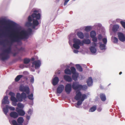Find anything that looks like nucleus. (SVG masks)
I'll return each mask as SVG.
<instances>
[{"instance_id": "obj_1", "label": "nucleus", "mask_w": 125, "mask_h": 125, "mask_svg": "<svg viewBox=\"0 0 125 125\" xmlns=\"http://www.w3.org/2000/svg\"><path fill=\"white\" fill-rule=\"evenodd\" d=\"M16 40L15 38L12 37H10V41L6 40L7 42V45L8 46V47L6 49H3L2 50V52L0 53V60L4 61L7 60L10 57V54H11L13 55L14 56H15L17 54V53H14L12 50L11 46L14 43L17 42L18 43L21 44L22 42H18L15 41Z\"/></svg>"}, {"instance_id": "obj_2", "label": "nucleus", "mask_w": 125, "mask_h": 125, "mask_svg": "<svg viewBox=\"0 0 125 125\" xmlns=\"http://www.w3.org/2000/svg\"><path fill=\"white\" fill-rule=\"evenodd\" d=\"M33 13L29 16L28 18V21L26 25L28 27H30L33 29L37 30L35 27L39 24L38 20H40L41 17V14L39 13L38 10H33Z\"/></svg>"}, {"instance_id": "obj_3", "label": "nucleus", "mask_w": 125, "mask_h": 125, "mask_svg": "<svg viewBox=\"0 0 125 125\" xmlns=\"http://www.w3.org/2000/svg\"><path fill=\"white\" fill-rule=\"evenodd\" d=\"M32 32V30L31 29L29 28L27 31L22 30L19 31L18 36H14L13 37L16 39L15 41L21 42V40L27 39L29 38V35L31 34Z\"/></svg>"}, {"instance_id": "obj_4", "label": "nucleus", "mask_w": 125, "mask_h": 125, "mask_svg": "<svg viewBox=\"0 0 125 125\" xmlns=\"http://www.w3.org/2000/svg\"><path fill=\"white\" fill-rule=\"evenodd\" d=\"M73 41L74 44L73 46L74 48L76 49H79L80 48V45L83 46L84 44H89L91 43L90 40L88 39H84L81 41L79 39L74 38L73 39Z\"/></svg>"}, {"instance_id": "obj_5", "label": "nucleus", "mask_w": 125, "mask_h": 125, "mask_svg": "<svg viewBox=\"0 0 125 125\" xmlns=\"http://www.w3.org/2000/svg\"><path fill=\"white\" fill-rule=\"evenodd\" d=\"M6 30H5V31H6V32H3L2 33H0V38L3 37H11L10 34L11 33V32L9 30L7 29L8 28H9L10 29H11V28L10 26L8 27H6ZM0 45H2L4 47H6L5 43L2 42L0 41Z\"/></svg>"}, {"instance_id": "obj_6", "label": "nucleus", "mask_w": 125, "mask_h": 125, "mask_svg": "<svg viewBox=\"0 0 125 125\" xmlns=\"http://www.w3.org/2000/svg\"><path fill=\"white\" fill-rule=\"evenodd\" d=\"M24 120L23 117H20L18 118L17 120V122L14 120L11 121L9 120L10 123L13 125H22V123L24 122Z\"/></svg>"}, {"instance_id": "obj_7", "label": "nucleus", "mask_w": 125, "mask_h": 125, "mask_svg": "<svg viewBox=\"0 0 125 125\" xmlns=\"http://www.w3.org/2000/svg\"><path fill=\"white\" fill-rule=\"evenodd\" d=\"M27 97L26 94L24 92H22L21 94L19 93H17L16 95V98L19 102H22L23 100H25Z\"/></svg>"}, {"instance_id": "obj_8", "label": "nucleus", "mask_w": 125, "mask_h": 125, "mask_svg": "<svg viewBox=\"0 0 125 125\" xmlns=\"http://www.w3.org/2000/svg\"><path fill=\"white\" fill-rule=\"evenodd\" d=\"M19 90L21 91L25 92L27 94H28L30 93V89L27 86H21L19 88Z\"/></svg>"}, {"instance_id": "obj_9", "label": "nucleus", "mask_w": 125, "mask_h": 125, "mask_svg": "<svg viewBox=\"0 0 125 125\" xmlns=\"http://www.w3.org/2000/svg\"><path fill=\"white\" fill-rule=\"evenodd\" d=\"M86 97V95L85 94H83L82 96L81 99L80 100H78L77 103H76V105H75L76 107L77 108L79 107V106L81 105L82 103L84 101L85 99V98Z\"/></svg>"}, {"instance_id": "obj_10", "label": "nucleus", "mask_w": 125, "mask_h": 125, "mask_svg": "<svg viewBox=\"0 0 125 125\" xmlns=\"http://www.w3.org/2000/svg\"><path fill=\"white\" fill-rule=\"evenodd\" d=\"M92 46L90 47L89 49L91 52L94 54L97 51V49L95 47L96 46V44L94 42H92Z\"/></svg>"}, {"instance_id": "obj_11", "label": "nucleus", "mask_w": 125, "mask_h": 125, "mask_svg": "<svg viewBox=\"0 0 125 125\" xmlns=\"http://www.w3.org/2000/svg\"><path fill=\"white\" fill-rule=\"evenodd\" d=\"M6 22L9 24H10L12 25L13 27L16 26V23L15 22L9 20L6 21L5 18H3L2 20H0V22Z\"/></svg>"}, {"instance_id": "obj_12", "label": "nucleus", "mask_w": 125, "mask_h": 125, "mask_svg": "<svg viewBox=\"0 0 125 125\" xmlns=\"http://www.w3.org/2000/svg\"><path fill=\"white\" fill-rule=\"evenodd\" d=\"M65 91L68 94L70 93L72 91V85L71 84L68 83L66 84L65 87Z\"/></svg>"}, {"instance_id": "obj_13", "label": "nucleus", "mask_w": 125, "mask_h": 125, "mask_svg": "<svg viewBox=\"0 0 125 125\" xmlns=\"http://www.w3.org/2000/svg\"><path fill=\"white\" fill-rule=\"evenodd\" d=\"M82 94L81 92L79 90L76 91V95L74 97V99L76 100H79L81 99Z\"/></svg>"}, {"instance_id": "obj_14", "label": "nucleus", "mask_w": 125, "mask_h": 125, "mask_svg": "<svg viewBox=\"0 0 125 125\" xmlns=\"http://www.w3.org/2000/svg\"><path fill=\"white\" fill-rule=\"evenodd\" d=\"M32 64L33 65H34L35 68L36 69H38L41 65V62L40 60H38L33 62Z\"/></svg>"}, {"instance_id": "obj_15", "label": "nucleus", "mask_w": 125, "mask_h": 125, "mask_svg": "<svg viewBox=\"0 0 125 125\" xmlns=\"http://www.w3.org/2000/svg\"><path fill=\"white\" fill-rule=\"evenodd\" d=\"M64 88V86L62 84H60L58 86L56 90V94H60Z\"/></svg>"}, {"instance_id": "obj_16", "label": "nucleus", "mask_w": 125, "mask_h": 125, "mask_svg": "<svg viewBox=\"0 0 125 125\" xmlns=\"http://www.w3.org/2000/svg\"><path fill=\"white\" fill-rule=\"evenodd\" d=\"M80 86L81 85L79 84V83L77 82H73L72 85V88L75 90L80 89Z\"/></svg>"}, {"instance_id": "obj_17", "label": "nucleus", "mask_w": 125, "mask_h": 125, "mask_svg": "<svg viewBox=\"0 0 125 125\" xmlns=\"http://www.w3.org/2000/svg\"><path fill=\"white\" fill-rule=\"evenodd\" d=\"M118 36L119 40L122 42L125 41V37L124 34L121 32H119L118 34Z\"/></svg>"}, {"instance_id": "obj_18", "label": "nucleus", "mask_w": 125, "mask_h": 125, "mask_svg": "<svg viewBox=\"0 0 125 125\" xmlns=\"http://www.w3.org/2000/svg\"><path fill=\"white\" fill-rule=\"evenodd\" d=\"M59 81V78L57 76H55L52 79V83L54 86L57 85Z\"/></svg>"}, {"instance_id": "obj_19", "label": "nucleus", "mask_w": 125, "mask_h": 125, "mask_svg": "<svg viewBox=\"0 0 125 125\" xmlns=\"http://www.w3.org/2000/svg\"><path fill=\"white\" fill-rule=\"evenodd\" d=\"M10 103L8 100V97L7 96H5L3 99L2 100V105L6 104H9Z\"/></svg>"}, {"instance_id": "obj_20", "label": "nucleus", "mask_w": 125, "mask_h": 125, "mask_svg": "<svg viewBox=\"0 0 125 125\" xmlns=\"http://www.w3.org/2000/svg\"><path fill=\"white\" fill-rule=\"evenodd\" d=\"M100 49L103 52H104L106 49V45L103 44L101 42L99 43Z\"/></svg>"}, {"instance_id": "obj_21", "label": "nucleus", "mask_w": 125, "mask_h": 125, "mask_svg": "<svg viewBox=\"0 0 125 125\" xmlns=\"http://www.w3.org/2000/svg\"><path fill=\"white\" fill-rule=\"evenodd\" d=\"M10 116L14 118H16L18 116V114L16 112L12 111L10 114Z\"/></svg>"}, {"instance_id": "obj_22", "label": "nucleus", "mask_w": 125, "mask_h": 125, "mask_svg": "<svg viewBox=\"0 0 125 125\" xmlns=\"http://www.w3.org/2000/svg\"><path fill=\"white\" fill-rule=\"evenodd\" d=\"M86 82L87 84L89 86H92L93 84V81L92 77H89Z\"/></svg>"}, {"instance_id": "obj_23", "label": "nucleus", "mask_w": 125, "mask_h": 125, "mask_svg": "<svg viewBox=\"0 0 125 125\" xmlns=\"http://www.w3.org/2000/svg\"><path fill=\"white\" fill-rule=\"evenodd\" d=\"M63 78L67 82H71L72 81V78L70 76L67 75H64L63 76Z\"/></svg>"}, {"instance_id": "obj_24", "label": "nucleus", "mask_w": 125, "mask_h": 125, "mask_svg": "<svg viewBox=\"0 0 125 125\" xmlns=\"http://www.w3.org/2000/svg\"><path fill=\"white\" fill-rule=\"evenodd\" d=\"M77 35L78 37L81 39H83L84 37L83 33L81 31L78 32L77 33Z\"/></svg>"}, {"instance_id": "obj_25", "label": "nucleus", "mask_w": 125, "mask_h": 125, "mask_svg": "<svg viewBox=\"0 0 125 125\" xmlns=\"http://www.w3.org/2000/svg\"><path fill=\"white\" fill-rule=\"evenodd\" d=\"M9 94L11 96V100H16V98L15 97V94L14 93L12 92H10L9 93Z\"/></svg>"}, {"instance_id": "obj_26", "label": "nucleus", "mask_w": 125, "mask_h": 125, "mask_svg": "<svg viewBox=\"0 0 125 125\" xmlns=\"http://www.w3.org/2000/svg\"><path fill=\"white\" fill-rule=\"evenodd\" d=\"M8 105H6L5 107L3 108V111L4 114L6 115H7V113L9 112V109L8 108Z\"/></svg>"}, {"instance_id": "obj_27", "label": "nucleus", "mask_w": 125, "mask_h": 125, "mask_svg": "<svg viewBox=\"0 0 125 125\" xmlns=\"http://www.w3.org/2000/svg\"><path fill=\"white\" fill-rule=\"evenodd\" d=\"M100 97L101 100L103 101H104L106 100V96L105 94H100Z\"/></svg>"}, {"instance_id": "obj_28", "label": "nucleus", "mask_w": 125, "mask_h": 125, "mask_svg": "<svg viewBox=\"0 0 125 125\" xmlns=\"http://www.w3.org/2000/svg\"><path fill=\"white\" fill-rule=\"evenodd\" d=\"M119 28V26L117 25H114L113 27L112 30L113 32H116Z\"/></svg>"}, {"instance_id": "obj_29", "label": "nucleus", "mask_w": 125, "mask_h": 125, "mask_svg": "<svg viewBox=\"0 0 125 125\" xmlns=\"http://www.w3.org/2000/svg\"><path fill=\"white\" fill-rule=\"evenodd\" d=\"M30 59L29 58H24L23 60L24 63L25 65H29V63L30 62Z\"/></svg>"}, {"instance_id": "obj_30", "label": "nucleus", "mask_w": 125, "mask_h": 125, "mask_svg": "<svg viewBox=\"0 0 125 125\" xmlns=\"http://www.w3.org/2000/svg\"><path fill=\"white\" fill-rule=\"evenodd\" d=\"M78 76V74L75 73L73 74L72 78L74 81H76L77 80V78Z\"/></svg>"}, {"instance_id": "obj_31", "label": "nucleus", "mask_w": 125, "mask_h": 125, "mask_svg": "<svg viewBox=\"0 0 125 125\" xmlns=\"http://www.w3.org/2000/svg\"><path fill=\"white\" fill-rule=\"evenodd\" d=\"M30 66V65H25L24 64H22L20 65V67L21 69H23L24 68H28Z\"/></svg>"}, {"instance_id": "obj_32", "label": "nucleus", "mask_w": 125, "mask_h": 125, "mask_svg": "<svg viewBox=\"0 0 125 125\" xmlns=\"http://www.w3.org/2000/svg\"><path fill=\"white\" fill-rule=\"evenodd\" d=\"M76 66L77 69L78 71L80 72H82L83 71V69L79 64H76Z\"/></svg>"}, {"instance_id": "obj_33", "label": "nucleus", "mask_w": 125, "mask_h": 125, "mask_svg": "<svg viewBox=\"0 0 125 125\" xmlns=\"http://www.w3.org/2000/svg\"><path fill=\"white\" fill-rule=\"evenodd\" d=\"M18 115H19L21 116H23L25 115V113L24 110L21 109L18 113Z\"/></svg>"}, {"instance_id": "obj_34", "label": "nucleus", "mask_w": 125, "mask_h": 125, "mask_svg": "<svg viewBox=\"0 0 125 125\" xmlns=\"http://www.w3.org/2000/svg\"><path fill=\"white\" fill-rule=\"evenodd\" d=\"M92 29V27L91 26H86L85 29V31L87 32H89Z\"/></svg>"}, {"instance_id": "obj_35", "label": "nucleus", "mask_w": 125, "mask_h": 125, "mask_svg": "<svg viewBox=\"0 0 125 125\" xmlns=\"http://www.w3.org/2000/svg\"><path fill=\"white\" fill-rule=\"evenodd\" d=\"M65 73L67 74H71V72L69 69H66L64 71Z\"/></svg>"}, {"instance_id": "obj_36", "label": "nucleus", "mask_w": 125, "mask_h": 125, "mask_svg": "<svg viewBox=\"0 0 125 125\" xmlns=\"http://www.w3.org/2000/svg\"><path fill=\"white\" fill-rule=\"evenodd\" d=\"M90 37L91 38L94 37L96 36V33L94 31H92L90 33Z\"/></svg>"}, {"instance_id": "obj_37", "label": "nucleus", "mask_w": 125, "mask_h": 125, "mask_svg": "<svg viewBox=\"0 0 125 125\" xmlns=\"http://www.w3.org/2000/svg\"><path fill=\"white\" fill-rule=\"evenodd\" d=\"M11 100L12 101V105L15 106L17 105V103L18 102V101L17 99L16 100Z\"/></svg>"}, {"instance_id": "obj_38", "label": "nucleus", "mask_w": 125, "mask_h": 125, "mask_svg": "<svg viewBox=\"0 0 125 125\" xmlns=\"http://www.w3.org/2000/svg\"><path fill=\"white\" fill-rule=\"evenodd\" d=\"M81 86H80V90L82 89L83 90H86L87 88V86L86 85H81Z\"/></svg>"}, {"instance_id": "obj_39", "label": "nucleus", "mask_w": 125, "mask_h": 125, "mask_svg": "<svg viewBox=\"0 0 125 125\" xmlns=\"http://www.w3.org/2000/svg\"><path fill=\"white\" fill-rule=\"evenodd\" d=\"M23 77V75H18L15 78V80L16 81H18L20 80L21 78Z\"/></svg>"}, {"instance_id": "obj_40", "label": "nucleus", "mask_w": 125, "mask_h": 125, "mask_svg": "<svg viewBox=\"0 0 125 125\" xmlns=\"http://www.w3.org/2000/svg\"><path fill=\"white\" fill-rule=\"evenodd\" d=\"M71 73L73 74L75 73H76V70L75 68L73 67H71Z\"/></svg>"}, {"instance_id": "obj_41", "label": "nucleus", "mask_w": 125, "mask_h": 125, "mask_svg": "<svg viewBox=\"0 0 125 125\" xmlns=\"http://www.w3.org/2000/svg\"><path fill=\"white\" fill-rule=\"evenodd\" d=\"M96 109V106H94L92 107L89 109V111L90 112H93L95 111Z\"/></svg>"}, {"instance_id": "obj_42", "label": "nucleus", "mask_w": 125, "mask_h": 125, "mask_svg": "<svg viewBox=\"0 0 125 125\" xmlns=\"http://www.w3.org/2000/svg\"><path fill=\"white\" fill-rule=\"evenodd\" d=\"M33 112V109H30L27 112L28 113V115H31L32 114Z\"/></svg>"}, {"instance_id": "obj_43", "label": "nucleus", "mask_w": 125, "mask_h": 125, "mask_svg": "<svg viewBox=\"0 0 125 125\" xmlns=\"http://www.w3.org/2000/svg\"><path fill=\"white\" fill-rule=\"evenodd\" d=\"M27 97L30 100H33L34 99L33 94H30L28 95L27 96Z\"/></svg>"}, {"instance_id": "obj_44", "label": "nucleus", "mask_w": 125, "mask_h": 125, "mask_svg": "<svg viewBox=\"0 0 125 125\" xmlns=\"http://www.w3.org/2000/svg\"><path fill=\"white\" fill-rule=\"evenodd\" d=\"M102 41L103 43V44L106 45L107 42V38H104L102 39Z\"/></svg>"}, {"instance_id": "obj_45", "label": "nucleus", "mask_w": 125, "mask_h": 125, "mask_svg": "<svg viewBox=\"0 0 125 125\" xmlns=\"http://www.w3.org/2000/svg\"><path fill=\"white\" fill-rule=\"evenodd\" d=\"M18 107L20 108H23L24 107L23 105L21 103H19L17 104Z\"/></svg>"}, {"instance_id": "obj_46", "label": "nucleus", "mask_w": 125, "mask_h": 125, "mask_svg": "<svg viewBox=\"0 0 125 125\" xmlns=\"http://www.w3.org/2000/svg\"><path fill=\"white\" fill-rule=\"evenodd\" d=\"M102 26L101 24L99 23H96L94 25V27H101Z\"/></svg>"}, {"instance_id": "obj_47", "label": "nucleus", "mask_w": 125, "mask_h": 125, "mask_svg": "<svg viewBox=\"0 0 125 125\" xmlns=\"http://www.w3.org/2000/svg\"><path fill=\"white\" fill-rule=\"evenodd\" d=\"M120 23L122 27L125 29V22L122 21H120Z\"/></svg>"}, {"instance_id": "obj_48", "label": "nucleus", "mask_w": 125, "mask_h": 125, "mask_svg": "<svg viewBox=\"0 0 125 125\" xmlns=\"http://www.w3.org/2000/svg\"><path fill=\"white\" fill-rule=\"evenodd\" d=\"M31 115H27L26 114V120L27 121H29L31 118Z\"/></svg>"}, {"instance_id": "obj_49", "label": "nucleus", "mask_w": 125, "mask_h": 125, "mask_svg": "<svg viewBox=\"0 0 125 125\" xmlns=\"http://www.w3.org/2000/svg\"><path fill=\"white\" fill-rule=\"evenodd\" d=\"M34 77L33 76H32L31 77V79H30V82L31 83H33L34 82Z\"/></svg>"}, {"instance_id": "obj_50", "label": "nucleus", "mask_w": 125, "mask_h": 125, "mask_svg": "<svg viewBox=\"0 0 125 125\" xmlns=\"http://www.w3.org/2000/svg\"><path fill=\"white\" fill-rule=\"evenodd\" d=\"M114 41L113 42L115 43H116L118 42V39L117 38L115 37L114 38Z\"/></svg>"}, {"instance_id": "obj_51", "label": "nucleus", "mask_w": 125, "mask_h": 125, "mask_svg": "<svg viewBox=\"0 0 125 125\" xmlns=\"http://www.w3.org/2000/svg\"><path fill=\"white\" fill-rule=\"evenodd\" d=\"M8 109H9L11 111H14L15 110V108L12 106H10L8 105Z\"/></svg>"}, {"instance_id": "obj_52", "label": "nucleus", "mask_w": 125, "mask_h": 125, "mask_svg": "<svg viewBox=\"0 0 125 125\" xmlns=\"http://www.w3.org/2000/svg\"><path fill=\"white\" fill-rule=\"evenodd\" d=\"M103 38V36L101 34L98 35V39L99 40H101Z\"/></svg>"}, {"instance_id": "obj_53", "label": "nucleus", "mask_w": 125, "mask_h": 125, "mask_svg": "<svg viewBox=\"0 0 125 125\" xmlns=\"http://www.w3.org/2000/svg\"><path fill=\"white\" fill-rule=\"evenodd\" d=\"M92 38H93L92 40L93 42H96L97 41V39L95 36L94 37H92Z\"/></svg>"}, {"instance_id": "obj_54", "label": "nucleus", "mask_w": 125, "mask_h": 125, "mask_svg": "<svg viewBox=\"0 0 125 125\" xmlns=\"http://www.w3.org/2000/svg\"><path fill=\"white\" fill-rule=\"evenodd\" d=\"M64 6H65L67 5V3L69 2L70 0H64Z\"/></svg>"}, {"instance_id": "obj_55", "label": "nucleus", "mask_w": 125, "mask_h": 125, "mask_svg": "<svg viewBox=\"0 0 125 125\" xmlns=\"http://www.w3.org/2000/svg\"><path fill=\"white\" fill-rule=\"evenodd\" d=\"M69 43L70 45L71 46L72 45V41L71 40V39L70 38L69 39Z\"/></svg>"}, {"instance_id": "obj_56", "label": "nucleus", "mask_w": 125, "mask_h": 125, "mask_svg": "<svg viewBox=\"0 0 125 125\" xmlns=\"http://www.w3.org/2000/svg\"><path fill=\"white\" fill-rule=\"evenodd\" d=\"M76 49L73 50V52L75 53H77L78 52V51L77 50L78 49Z\"/></svg>"}, {"instance_id": "obj_57", "label": "nucleus", "mask_w": 125, "mask_h": 125, "mask_svg": "<svg viewBox=\"0 0 125 125\" xmlns=\"http://www.w3.org/2000/svg\"><path fill=\"white\" fill-rule=\"evenodd\" d=\"M29 121L26 120V121L24 122V124L25 125H27L29 123Z\"/></svg>"}, {"instance_id": "obj_58", "label": "nucleus", "mask_w": 125, "mask_h": 125, "mask_svg": "<svg viewBox=\"0 0 125 125\" xmlns=\"http://www.w3.org/2000/svg\"><path fill=\"white\" fill-rule=\"evenodd\" d=\"M21 110V109H19V108H18L17 107L16 108V111L18 113L20 111V110Z\"/></svg>"}, {"instance_id": "obj_59", "label": "nucleus", "mask_w": 125, "mask_h": 125, "mask_svg": "<svg viewBox=\"0 0 125 125\" xmlns=\"http://www.w3.org/2000/svg\"><path fill=\"white\" fill-rule=\"evenodd\" d=\"M121 20V19H116V21L117 22H120V21Z\"/></svg>"}, {"instance_id": "obj_60", "label": "nucleus", "mask_w": 125, "mask_h": 125, "mask_svg": "<svg viewBox=\"0 0 125 125\" xmlns=\"http://www.w3.org/2000/svg\"><path fill=\"white\" fill-rule=\"evenodd\" d=\"M34 60H35V59H34V58H32L31 59V60L32 61H34Z\"/></svg>"}, {"instance_id": "obj_61", "label": "nucleus", "mask_w": 125, "mask_h": 125, "mask_svg": "<svg viewBox=\"0 0 125 125\" xmlns=\"http://www.w3.org/2000/svg\"><path fill=\"white\" fill-rule=\"evenodd\" d=\"M101 109L100 108H99V109H98V111L99 112L101 110Z\"/></svg>"}, {"instance_id": "obj_62", "label": "nucleus", "mask_w": 125, "mask_h": 125, "mask_svg": "<svg viewBox=\"0 0 125 125\" xmlns=\"http://www.w3.org/2000/svg\"><path fill=\"white\" fill-rule=\"evenodd\" d=\"M122 73V72H120L119 73V74L120 75V74H121Z\"/></svg>"}, {"instance_id": "obj_63", "label": "nucleus", "mask_w": 125, "mask_h": 125, "mask_svg": "<svg viewBox=\"0 0 125 125\" xmlns=\"http://www.w3.org/2000/svg\"><path fill=\"white\" fill-rule=\"evenodd\" d=\"M31 71H32V72H34L35 70H34L33 69H32L31 70Z\"/></svg>"}, {"instance_id": "obj_64", "label": "nucleus", "mask_w": 125, "mask_h": 125, "mask_svg": "<svg viewBox=\"0 0 125 125\" xmlns=\"http://www.w3.org/2000/svg\"><path fill=\"white\" fill-rule=\"evenodd\" d=\"M100 88H101V89H103V88H101V86H100Z\"/></svg>"}]
</instances>
